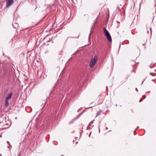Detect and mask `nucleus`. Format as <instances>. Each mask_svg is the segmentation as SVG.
I'll list each match as a JSON object with an SVG mask.
<instances>
[{
    "label": "nucleus",
    "mask_w": 156,
    "mask_h": 156,
    "mask_svg": "<svg viewBox=\"0 0 156 156\" xmlns=\"http://www.w3.org/2000/svg\"><path fill=\"white\" fill-rule=\"evenodd\" d=\"M142 101V100L141 99L140 100V101H139V102H141V101Z\"/></svg>",
    "instance_id": "11"
},
{
    "label": "nucleus",
    "mask_w": 156,
    "mask_h": 156,
    "mask_svg": "<svg viewBox=\"0 0 156 156\" xmlns=\"http://www.w3.org/2000/svg\"><path fill=\"white\" fill-rule=\"evenodd\" d=\"M106 129H108V128H107V127H106Z\"/></svg>",
    "instance_id": "13"
},
{
    "label": "nucleus",
    "mask_w": 156,
    "mask_h": 156,
    "mask_svg": "<svg viewBox=\"0 0 156 156\" xmlns=\"http://www.w3.org/2000/svg\"><path fill=\"white\" fill-rule=\"evenodd\" d=\"M92 27L91 28V30H90V33L89 34V39H90V37H91V31L92 30Z\"/></svg>",
    "instance_id": "7"
},
{
    "label": "nucleus",
    "mask_w": 156,
    "mask_h": 156,
    "mask_svg": "<svg viewBox=\"0 0 156 156\" xmlns=\"http://www.w3.org/2000/svg\"><path fill=\"white\" fill-rule=\"evenodd\" d=\"M103 30L105 35L106 37L107 40L109 42H111L112 41V39L109 32L105 27L104 28Z\"/></svg>",
    "instance_id": "1"
},
{
    "label": "nucleus",
    "mask_w": 156,
    "mask_h": 156,
    "mask_svg": "<svg viewBox=\"0 0 156 156\" xmlns=\"http://www.w3.org/2000/svg\"><path fill=\"white\" fill-rule=\"evenodd\" d=\"M1 156V154H0V156Z\"/></svg>",
    "instance_id": "14"
},
{
    "label": "nucleus",
    "mask_w": 156,
    "mask_h": 156,
    "mask_svg": "<svg viewBox=\"0 0 156 156\" xmlns=\"http://www.w3.org/2000/svg\"><path fill=\"white\" fill-rule=\"evenodd\" d=\"M150 74L152 76H155V74H153V73H150Z\"/></svg>",
    "instance_id": "8"
},
{
    "label": "nucleus",
    "mask_w": 156,
    "mask_h": 156,
    "mask_svg": "<svg viewBox=\"0 0 156 156\" xmlns=\"http://www.w3.org/2000/svg\"><path fill=\"white\" fill-rule=\"evenodd\" d=\"M143 97L144 98H145L146 97V96L145 95H144L143 96Z\"/></svg>",
    "instance_id": "9"
},
{
    "label": "nucleus",
    "mask_w": 156,
    "mask_h": 156,
    "mask_svg": "<svg viewBox=\"0 0 156 156\" xmlns=\"http://www.w3.org/2000/svg\"><path fill=\"white\" fill-rule=\"evenodd\" d=\"M14 2V0H7L6 1V5L7 7L12 5Z\"/></svg>",
    "instance_id": "3"
},
{
    "label": "nucleus",
    "mask_w": 156,
    "mask_h": 156,
    "mask_svg": "<svg viewBox=\"0 0 156 156\" xmlns=\"http://www.w3.org/2000/svg\"><path fill=\"white\" fill-rule=\"evenodd\" d=\"M143 82H144V81H143V82H142V83H143Z\"/></svg>",
    "instance_id": "15"
},
{
    "label": "nucleus",
    "mask_w": 156,
    "mask_h": 156,
    "mask_svg": "<svg viewBox=\"0 0 156 156\" xmlns=\"http://www.w3.org/2000/svg\"><path fill=\"white\" fill-rule=\"evenodd\" d=\"M12 95V93H10L9 94L8 96L6 97L5 99H6L7 100L10 99L11 98Z\"/></svg>",
    "instance_id": "4"
},
{
    "label": "nucleus",
    "mask_w": 156,
    "mask_h": 156,
    "mask_svg": "<svg viewBox=\"0 0 156 156\" xmlns=\"http://www.w3.org/2000/svg\"><path fill=\"white\" fill-rule=\"evenodd\" d=\"M98 57L96 55H95L93 58L90 63V68H93L95 65L96 62L97 61Z\"/></svg>",
    "instance_id": "2"
},
{
    "label": "nucleus",
    "mask_w": 156,
    "mask_h": 156,
    "mask_svg": "<svg viewBox=\"0 0 156 156\" xmlns=\"http://www.w3.org/2000/svg\"><path fill=\"white\" fill-rule=\"evenodd\" d=\"M136 90L137 91H138V89H137V88H136Z\"/></svg>",
    "instance_id": "12"
},
{
    "label": "nucleus",
    "mask_w": 156,
    "mask_h": 156,
    "mask_svg": "<svg viewBox=\"0 0 156 156\" xmlns=\"http://www.w3.org/2000/svg\"><path fill=\"white\" fill-rule=\"evenodd\" d=\"M8 100L6 99H5V106L6 107H8L9 105V103L8 101Z\"/></svg>",
    "instance_id": "5"
},
{
    "label": "nucleus",
    "mask_w": 156,
    "mask_h": 156,
    "mask_svg": "<svg viewBox=\"0 0 156 156\" xmlns=\"http://www.w3.org/2000/svg\"><path fill=\"white\" fill-rule=\"evenodd\" d=\"M7 143L8 144H9V145H10L9 142V141H7Z\"/></svg>",
    "instance_id": "10"
},
{
    "label": "nucleus",
    "mask_w": 156,
    "mask_h": 156,
    "mask_svg": "<svg viewBox=\"0 0 156 156\" xmlns=\"http://www.w3.org/2000/svg\"><path fill=\"white\" fill-rule=\"evenodd\" d=\"M101 110H100L98 112L96 113V116H97L99 115H100V114L101 113Z\"/></svg>",
    "instance_id": "6"
}]
</instances>
